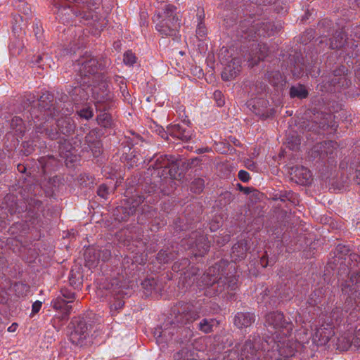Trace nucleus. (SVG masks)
<instances>
[{
	"label": "nucleus",
	"instance_id": "nucleus-40",
	"mask_svg": "<svg viewBox=\"0 0 360 360\" xmlns=\"http://www.w3.org/2000/svg\"><path fill=\"white\" fill-rule=\"evenodd\" d=\"M97 193L101 198H106L108 194V188L105 184H101L98 188Z\"/></svg>",
	"mask_w": 360,
	"mask_h": 360
},
{
	"label": "nucleus",
	"instance_id": "nucleus-60",
	"mask_svg": "<svg viewBox=\"0 0 360 360\" xmlns=\"http://www.w3.org/2000/svg\"><path fill=\"white\" fill-rule=\"evenodd\" d=\"M18 170H20V167H22V168H23V170H25V168L24 167V166L18 165Z\"/></svg>",
	"mask_w": 360,
	"mask_h": 360
},
{
	"label": "nucleus",
	"instance_id": "nucleus-25",
	"mask_svg": "<svg viewBox=\"0 0 360 360\" xmlns=\"http://www.w3.org/2000/svg\"><path fill=\"white\" fill-rule=\"evenodd\" d=\"M57 126L63 134L70 133L74 129V124L70 117H65L57 120Z\"/></svg>",
	"mask_w": 360,
	"mask_h": 360
},
{
	"label": "nucleus",
	"instance_id": "nucleus-59",
	"mask_svg": "<svg viewBox=\"0 0 360 360\" xmlns=\"http://www.w3.org/2000/svg\"><path fill=\"white\" fill-rule=\"evenodd\" d=\"M223 104H224V101H223L219 100V101H218V105H219V106L222 105Z\"/></svg>",
	"mask_w": 360,
	"mask_h": 360
},
{
	"label": "nucleus",
	"instance_id": "nucleus-2",
	"mask_svg": "<svg viewBox=\"0 0 360 360\" xmlns=\"http://www.w3.org/2000/svg\"><path fill=\"white\" fill-rule=\"evenodd\" d=\"M202 284L200 287L205 289V295L207 296H216L220 293L233 294L237 287V278L234 276L220 277L217 281L213 276L204 274L200 278Z\"/></svg>",
	"mask_w": 360,
	"mask_h": 360
},
{
	"label": "nucleus",
	"instance_id": "nucleus-64",
	"mask_svg": "<svg viewBox=\"0 0 360 360\" xmlns=\"http://www.w3.org/2000/svg\"><path fill=\"white\" fill-rule=\"evenodd\" d=\"M56 136V134H53V136H51V139H55Z\"/></svg>",
	"mask_w": 360,
	"mask_h": 360
},
{
	"label": "nucleus",
	"instance_id": "nucleus-35",
	"mask_svg": "<svg viewBox=\"0 0 360 360\" xmlns=\"http://www.w3.org/2000/svg\"><path fill=\"white\" fill-rule=\"evenodd\" d=\"M288 144L292 150H297L301 143V139L298 136H292L287 138Z\"/></svg>",
	"mask_w": 360,
	"mask_h": 360
},
{
	"label": "nucleus",
	"instance_id": "nucleus-13",
	"mask_svg": "<svg viewBox=\"0 0 360 360\" xmlns=\"http://www.w3.org/2000/svg\"><path fill=\"white\" fill-rule=\"evenodd\" d=\"M335 332L330 324L322 325L316 328L313 335V342L317 346H324L334 335Z\"/></svg>",
	"mask_w": 360,
	"mask_h": 360
},
{
	"label": "nucleus",
	"instance_id": "nucleus-51",
	"mask_svg": "<svg viewBox=\"0 0 360 360\" xmlns=\"http://www.w3.org/2000/svg\"><path fill=\"white\" fill-rule=\"evenodd\" d=\"M18 323H12L8 328V332H11V333H13V332H15L18 328Z\"/></svg>",
	"mask_w": 360,
	"mask_h": 360
},
{
	"label": "nucleus",
	"instance_id": "nucleus-49",
	"mask_svg": "<svg viewBox=\"0 0 360 360\" xmlns=\"http://www.w3.org/2000/svg\"><path fill=\"white\" fill-rule=\"evenodd\" d=\"M157 132L160 135L162 138L165 137V135H167L168 133L166 132L165 129L161 126H157Z\"/></svg>",
	"mask_w": 360,
	"mask_h": 360
},
{
	"label": "nucleus",
	"instance_id": "nucleus-36",
	"mask_svg": "<svg viewBox=\"0 0 360 360\" xmlns=\"http://www.w3.org/2000/svg\"><path fill=\"white\" fill-rule=\"evenodd\" d=\"M136 56L132 51H128L124 54L123 61L127 65H133L136 63Z\"/></svg>",
	"mask_w": 360,
	"mask_h": 360
},
{
	"label": "nucleus",
	"instance_id": "nucleus-22",
	"mask_svg": "<svg viewBox=\"0 0 360 360\" xmlns=\"http://www.w3.org/2000/svg\"><path fill=\"white\" fill-rule=\"evenodd\" d=\"M347 36L342 31L336 32L330 39V47L332 49H338L345 46Z\"/></svg>",
	"mask_w": 360,
	"mask_h": 360
},
{
	"label": "nucleus",
	"instance_id": "nucleus-16",
	"mask_svg": "<svg viewBox=\"0 0 360 360\" xmlns=\"http://www.w3.org/2000/svg\"><path fill=\"white\" fill-rule=\"evenodd\" d=\"M95 99L96 108L98 110L101 111L100 114L97 116L98 124L103 127L110 126L112 122L111 116L109 113L105 112L107 105H103L105 102V98L104 97L101 98L95 97Z\"/></svg>",
	"mask_w": 360,
	"mask_h": 360
},
{
	"label": "nucleus",
	"instance_id": "nucleus-50",
	"mask_svg": "<svg viewBox=\"0 0 360 360\" xmlns=\"http://www.w3.org/2000/svg\"><path fill=\"white\" fill-rule=\"evenodd\" d=\"M356 181L359 185H360V162L356 169Z\"/></svg>",
	"mask_w": 360,
	"mask_h": 360
},
{
	"label": "nucleus",
	"instance_id": "nucleus-10",
	"mask_svg": "<svg viewBox=\"0 0 360 360\" xmlns=\"http://www.w3.org/2000/svg\"><path fill=\"white\" fill-rule=\"evenodd\" d=\"M76 65L79 67L77 70L82 77L96 74L101 68L97 59L90 55L83 56L77 60Z\"/></svg>",
	"mask_w": 360,
	"mask_h": 360
},
{
	"label": "nucleus",
	"instance_id": "nucleus-52",
	"mask_svg": "<svg viewBox=\"0 0 360 360\" xmlns=\"http://www.w3.org/2000/svg\"><path fill=\"white\" fill-rule=\"evenodd\" d=\"M110 256V252L108 250L103 251V259H107Z\"/></svg>",
	"mask_w": 360,
	"mask_h": 360
},
{
	"label": "nucleus",
	"instance_id": "nucleus-53",
	"mask_svg": "<svg viewBox=\"0 0 360 360\" xmlns=\"http://www.w3.org/2000/svg\"><path fill=\"white\" fill-rule=\"evenodd\" d=\"M221 91H216L214 93V96L216 98H220L221 97Z\"/></svg>",
	"mask_w": 360,
	"mask_h": 360
},
{
	"label": "nucleus",
	"instance_id": "nucleus-45",
	"mask_svg": "<svg viewBox=\"0 0 360 360\" xmlns=\"http://www.w3.org/2000/svg\"><path fill=\"white\" fill-rule=\"evenodd\" d=\"M352 340L354 347L356 348H360V328L356 332L355 337Z\"/></svg>",
	"mask_w": 360,
	"mask_h": 360
},
{
	"label": "nucleus",
	"instance_id": "nucleus-19",
	"mask_svg": "<svg viewBox=\"0 0 360 360\" xmlns=\"http://www.w3.org/2000/svg\"><path fill=\"white\" fill-rule=\"evenodd\" d=\"M70 302L58 297L51 302L53 308L56 310H60L63 313V318L68 317L70 314L72 306L69 304Z\"/></svg>",
	"mask_w": 360,
	"mask_h": 360
},
{
	"label": "nucleus",
	"instance_id": "nucleus-32",
	"mask_svg": "<svg viewBox=\"0 0 360 360\" xmlns=\"http://www.w3.org/2000/svg\"><path fill=\"white\" fill-rule=\"evenodd\" d=\"M198 17L200 21L196 28V37L198 38L200 41H202L206 37L207 28L205 27V23L202 22V20L201 19V15H199Z\"/></svg>",
	"mask_w": 360,
	"mask_h": 360
},
{
	"label": "nucleus",
	"instance_id": "nucleus-29",
	"mask_svg": "<svg viewBox=\"0 0 360 360\" xmlns=\"http://www.w3.org/2000/svg\"><path fill=\"white\" fill-rule=\"evenodd\" d=\"M174 360H197L195 354L188 349H182L174 355Z\"/></svg>",
	"mask_w": 360,
	"mask_h": 360
},
{
	"label": "nucleus",
	"instance_id": "nucleus-17",
	"mask_svg": "<svg viewBox=\"0 0 360 360\" xmlns=\"http://www.w3.org/2000/svg\"><path fill=\"white\" fill-rule=\"evenodd\" d=\"M248 242L240 240L232 247L231 257L234 262L240 261L246 257L248 252Z\"/></svg>",
	"mask_w": 360,
	"mask_h": 360
},
{
	"label": "nucleus",
	"instance_id": "nucleus-14",
	"mask_svg": "<svg viewBox=\"0 0 360 360\" xmlns=\"http://www.w3.org/2000/svg\"><path fill=\"white\" fill-rule=\"evenodd\" d=\"M241 60L239 58H233L228 63L221 72V78L224 81H230L237 77L240 72Z\"/></svg>",
	"mask_w": 360,
	"mask_h": 360
},
{
	"label": "nucleus",
	"instance_id": "nucleus-38",
	"mask_svg": "<svg viewBox=\"0 0 360 360\" xmlns=\"http://www.w3.org/2000/svg\"><path fill=\"white\" fill-rule=\"evenodd\" d=\"M78 114L81 117L86 120L91 119L94 115L93 110L90 108H84L80 110Z\"/></svg>",
	"mask_w": 360,
	"mask_h": 360
},
{
	"label": "nucleus",
	"instance_id": "nucleus-11",
	"mask_svg": "<svg viewBox=\"0 0 360 360\" xmlns=\"http://www.w3.org/2000/svg\"><path fill=\"white\" fill-rule=\"evenodd\" d=\"M190 122H184L181 124H172L167 127V133L171 136L183 141H188L193 136V129L189 126Z\"/></svg>",
	"mask_w": 360,
	"mask_h": 360
},
{
	"label": "nucleus",
	"instance_id": "nucleus-56",
	"mask_svg": "<svg viewBox=\"0 0 360 360\" xmlns=\"http://www.w3.org/2000/svg\"><path fill=\"white\" fill-rule=\"evenodd\" d=\"M67 112L64 111L63 112H61L62 115H67L68 114H70V110H68V109L66 110Z\"/></svg>",
	"mask_w": 360,
	"mask_h": 360
},
{
	"label": "nucleus",
	"instance_id": "nucleus-18",
	"mask_svg": "<svg viewBox=\"0 0 360 360\" xmlns=\"http://www.w3.org/2000/svg\"><path fill=\"white\" fill-rule=\"evenodd\" d=\"M255 321L254 314L249 312H238L235 316L234 324L239 328H243L250 326Z\"/></svg>",
	"mask_w": 360,
	"mask_h": 360
},
{
	"label": "nucleus",
	"instance_id": "nucleus-33",
	"mask_svg": "<svg viewBox=\"0 0 360 360\" xmlns=\"http://www.w3.org/2000/svg\"><path fill=\"white\" fill-rule=\"evenodd\" d=\"M205 187L204 179L198 178L194 179L191 185V191L195 193H200Z\"/></svg>",
	"mask_w": 360,
	"mask_h": 360
},
{
	"label": "nucleus",
	"instance_id": "nucleus-39",
	"mask_svg": "<svg viewBox=\"0 0 360 360\" xmlns=\"http://www.w3.org/2000/svg\"><path fill=\"white\" fill-rule=\"evenodd\" d=\"M155 283V281L153 278H152V279L147 278V279H145L141 283V285H142L143 288L146 289L147 290H151L153 288Z\"/></svg>",
	"mask_w": 360,
	"mask_h": 360
},
{
	"label": "nucleus",
	"instance_id": "nucleus-7",
	"mask_svg": "<svg viewBox=\"0 0 360 360\" xmlns=\"http://www.w3.org/2000/svg\"><path fill=\"white\" fill-rule=\"evenodd\" d=\"M336 264H340L347 267L349 270L359 267L360 265V256L354 252H350L349 248L342 245H338L335 251V261Z\"/></svg>",
	"mask_w": 360,
	"mask_h": 360
},
{
	"label": "nucleus",
	"instance_id": "nucleus-3",
	"mask_svg": "<svg viewBox=\"0 0 360 360\" xmlns=\"http://www.w3.org/2000/svg\"><path fill=\"white\" fill-rule=\"evenodd\" d=\"M155 29L162 36H175L180 27L177 8L172 4H165L157 15Z\"/></svg>",
	"mask_w": 360,
	"mask_h": 360
},
{
	"label": "nucleus",
	"instance_id": "nucleus-58",
	"mask_svg": "<svg viewBox=\"0 0 360 360\" xmlns=\"http://www.w3.org/2000/svg\"><path fill=\"white\" fill-rule=\"evenodd\" d=\"M9 48H10V50H11V51L12 52V53H13V54H15V52L13 51V49L12 45H10V46H9Z\"/></svg>",
	"mask_w": 360,
	"mask_h": 360
},
{
	"label": "nucleus",
	"instance_id": "nucleus-9",
	"mask_svg": "<svg viewBox=\"0 0 360 360\" xmlns=\"http://www.w3.org/2000/svg\"><path fill=\"white\" fill-rule=\"evenodd\" d=\"M338 144L333 141H328L316 143L309 153L314 158H319L324 160L326 158H333L338 153Z\"/></svg>",
	"mask_w": 360,
	"mask_h": 360
},
{
	"label": "nucleus",
	"instance_id": "nucleus-8",
	"mask_svg": "<svg viewBox=\"0 0 360 360\" xmlns=\"http://www.w3.org/2000/svg\"><path fill=\"white\" fill-rule=\"evenodd\" d=\"M182 246L188 245V249H192V253L195 257H202L208 251L210 245L207 238L198 232L192 233V235L187 240L181 241Z\"/></svg>",
	"mask_w": 360,
	"mask_h": 360
},
{
	"label": "nucleus",
	"instance_id": "nucleus-28",
	"mask_svg": "<svg viewBox=\"0 0 360 360\" xmlns=\"http://www.w3.org/2000/svg\"><path fill=\"white\" fill-rule=\"evenodd\" d=\"M84 257L86 264L89 269L94 268L97 266L99 258L96 255L94 250H88L84 254Z\"/></svg>",
	"mask_w": 360,
	"mask_h": 360
},
{
	"label": "nucleus",
	"instance_id": "nucleus-37",
	"mask_svg": "<svg viewBox=\"0 0 360 360\" xmlns=\"http://www.w3.org/2000/svg\"><path fill=\"white\" fill-rule=\"evenodd\" d=\"M269 81L274 85H278L283 81L282 75L278 71L272 72L269 75Z\"/></svg>",
	"mask_w": 360,
	"mask_h": 360
},
{
	"label": "nucleus",
	"instance_id": "nucleus-34",
	"mask_svg": "<svg viewBox=\"0 0 360 360\" xmlns=\"http://www.w3.org/2000/svg\"><path fill=\"white\" fill-rule=\"evenodd\" d=\"M39 163L43 168H47L49 167V163L51 167H54L57 165V161L53 157H41L39 159Z\"/></svg>",
	"mask_w": 360,
	"mask_h": 360
},
{
	"label": "nucleus",
	"instance_id": "nucleus-63",
	"mask_svg": "<svg viewBox=\"0 0 360 360\" xmlns=\"http://www.w3.org/2000/svg\"><path fill=\"white\" fill-rule=\"evenodd\" d=\"M206 151H208L207 148H205V149L201 150V152H206Z\"/></svg>",
	"mask_w": 360,
	"mask_h": 360
},
{
	"label": "nucleus",
	"instance_id": "nucleus-47",
	"mask_svg": "<svg viewBox=\"0 0 360 360\" xmlns=\"http://www.w3.org/2000/svg\"><path fill=\"white\" fill-rule=\"evenodd\" d=\"M22 123H23V121H22V120L21 118L18 117H15L12 120L11 125L12 126L15 125V126L21 127Z\"/></svg>",
	"mask_w": 360,
	"mask_h": 360
},
{
	"label": "nucleus",
	"instance_id": "nucleus-41",
	"mask_svg": "<svg viewBox=\"0 0 360 360\" xmlns=\"http://www.w3.org/2000/svg\"><path fill=\"white\" fill-rule=\"evenodd\" d=\"M61 294L64 298L66 299V300L72 302L75 299V294L70 291H68L66 289H63L61 290Z\"/></svg>",
	"mask_w": 360,
	"mask_h": 360
},
{
	"label": "nucleus",
	"instance_id": "nucleus-48",
	"mask_svg": "<svg viewBox=\"0 0 360 360\" xmlns=\"http://www.w3.org/2000/svg\"><path fill=\"white\" fill-rule=\"evenodd\" d=\"M246 167L250 170H255L257 168V165L255 162H254L252 160H248V162L245 163Z\"/></svg>",
	"mask_w": 360,
	"mask_h": 360
},
{
	"label": "nucleus",
	"instance_id": "nucleus-46",
	"mask_svg": "<svg viewBox=\"0 0 360 360\" xmlns=\"http://www.w3.org/2000/svg\"><path fill=\"white\" fill-rule=\"evenodd\" d=\"M42 305V302L40 301H36L32 304V314H34L39 311Z\"/></svg>",
	"mask_w": 360,
	"mask_h": 360
},
{
	"label": "nucleus",
	"instance_id": "nucleus-12",
	"mask_svg": "<svg viewBox=\"0 0 360 360\" xmlns=\"http://www.w3.org/2000/svg\"><path fill=\"white\" fill-rule=\"evenodd\" d=\"M178 159L171 155H155L150 159L151 162L149 169H154L176 168Z\"/></svg>",
	"mask_w": 360,
	"mask_h": 360
},
{
	"label": "nucleus",
	"instance_id": "nucleus-24",
	"mask_svg": "<svg viewBox=\"0 0 360 360\" xmlns=\"http://www.w3.org/2000/svg\"><path fill=\"white\" fill-rule=\"evenodd\" d=\"M219 322L214 319H203L198 323V328L204 333H210L213 331V328L217 326Z\"/></svg>",
	"mask_w": 360,
	"mask_h": 360
},
{
	"label": "nucleus",
	"instance_id": "nucleus-54",
	"mask_svg": "<svg viewBox=\"0 0 360 360\" xmlns=\"http://www.w3.org/2000/svg\"><path fill=\"white\" fill-rule=\"evenodd\" d=\"M75 15H77H77L81 16V18H86V19H88V17H86V15H85L83 12H82V13H79V14H78V13H75Z\"/></svg>",
	"mask_w": 360,
	"mask_h": 360
},
{
	"label": "nucleus",
	"instance_id": "nucleus-61",
	"mask_svg": "<svg viewBox=\"0 0 360 360\" xmlns=\"http://www.w3.org/2000/svg\"><path fill=\"white\" fill-rule=\"evenodd\" d=\"M245 193H249V188H246L245 190H244Z\"/></svg>",
	"mask_w": 360,
	"mask_h": 360
},
{
	"label": "nucleus",
	"instance_id": "nucleus-23",
	"mask_svg": "<svg viewBox=\"0 0 360 360\" xmlns=\"http://www.w3.org/2000/svg\"><path fill=\"white\" fill-rule=\"evenodd\" d=\"M353 344L352 336L349 333H345L338 338L336 349L340 351H347Z\"/></svg>",
	"mask_w": 360,
	"mask_h": 360
},
{
	"label": "nucleus",
	"instance_id": "nucleus-1",
	"mask_svg": "<svg viewBox=\"0 0 360 360\" xmlns=\"http://www.w3.org/2000/svg\"><path fill=\"white\" fill-rule=\"evenodd\" d=\"M265 326L271 335L245 342L240 349V360H289L296 352V342L289 339L293 324L283 313L274 311L265 317Z\"/></svg>",
	"mask_w": 360,
	"mask_h": 360
},
{
	"label": "nucleus",
	"instance_id": "nucleus-6",
	"mask_svg": "<svg viewBox=\"0 0 360 360\" xmlns=\"http://www.w3.org/2000/svg\"><path fill=\"white\" fill-rule=\"evenodd\" d=\"M74 328L70 334V341L75 345L83 347L90 342L89 333L91 325L84 319H77L73 321Z\"/></svg>",
	"mask_w": 360,
	"mask_h": 360
},
{
	"label": "nucleus",
	"instance_id": "nucleus-21",
	"mask_svg": "<svg viewBox=\"0 0 360 360\" xmlns=\"http://www.w3.org/2000/svg\"><path fill=\"white\" fill-rule=\"evenodd\" d=\"M277 27H275L271 22H263L255 31V34L259 37H270L276 32Z\"/></svg>",
	"mask_w": 360,
	"mask_h": 360
},
{
	"label": "nucleus",
	"instance_id": "nucleus-43",
	"mask_svg": "<svg viewBox=\"0 0 360 360\" xmlns=\"http://www.w3.org/2000/svg\"><path fill=\"white\" fill-rule=\"evenodd\" d=\"M238 179L243 182H248L250 180V174L245 170H240L238 174Z\"/></svg>",
	"mask_w": 360,
	"mask_h": 360
},
{
	"label": "nucleus",
	"instance_id": "nucleus-26",
	"mask_svg": "<svg viewBox=\"0 0 360 360\" xmlns=\"http://www.w3.org/2000/svg\"><path fill=\"white\" fill-rule=\"evenodd\" d=\"M290 95L292 98H305L308 96V91L305 86L302 84L292 86L290 89Z\"/></svg>",
	"mask_w": 360,
	"mask_h": 360
},
{
	"label": "nucleus",
	"instance_id": "nucleus-15",
	"mask_svg": "<svg viewBox=\"0 0 360 360\" xmlns=\"http://www.w3.org/2000/svg\"><path fill=\"white\" fill-rule=\"evenodd\" d=\"M292 179L300 185H307L311 183V173L304 166H296L292 168Z\"/></svg>",
	"mask_w": 360,
	"mask_h": 360
},
{
	"label": "nucleus",
	"instance_id": "nucleus-55",
	"mask_svg": "<svg viewBox=\"0 0 360 360\" xmlns=\"http://www.w3.org/2000/svg\"><path fill=\"white\" fill-rule=\"evenodd\" d=\"M81 89V86H75L74 91L75 93H79Z\"/></svg>",
	"mask_w": 360,
	"mask_h": 360
},
{
	"label": "nucleus",
	"instance_id": "nucleus-44",
	"mask_svg": "<svg viewBox=\"0 0 360 360\" xmlns=\"http://www.w3.org/2000/svg\"><path fill=\"white\" fill-rule=\"evenodd\" d=\"M124 302L122 300H117L115 303L110 305V311L112 312L113 310H118L124 307Z\"/></svg>",
	"mask_w": 360,
	"mask_h": 360
},
{
	"label": "nucleus",
	"instance_id": "nucleus-30",
	"mask_svg": "<svg viewBox=\"0 0 360 360\" xmlns=\"http://www.w3.org/2000/svg\"><path fill=\"white\" fill-rule=\"evenodd\" d=\"M175 253L167 250H160L157 255V260L160 264H165L175 258Z\"/></svg>",
	"mask_w": 360,
	"mask_h": 360
},
{
	"label": "nucleus",
	"instance_id": "nucleus-31",
	"mask_svg": "<svg viewBox=\"0 0 360 360\" xmlns=\"http://www.w3.org/2000/svg\"><path fill=\"white\" fill-rule=\"evenodd\" d=\"M269 53V48L265 44H258V52L257 56V59H253V64H257L259 60H264L267 56Z\"/></svg>",
	"mask_w": 360,
	"mask_h": 360
},
{
	"label": "nucleus",
	"instance_id": "nucleus-27",
	"mask_svg": "<svg viewBox=\"0 0 360 360\" xmlns=\"http://www.w3.org/2000/svg\"><path fill=\"white\" fill-rule=\"evenodd\" d=\"M346 303H347L351 308H359L360 310V291L355 288L352 290V293L347 299Z\"/></svg>",
	"mask_w": 360,
	"mask_h": 360
},
{
	"label": "nucleus",
	"instance_id": "nucleus-57",
	"mask_svg": "<svg viewBox=\"0 0 360 360\" xmlns=\"http://www.w3.org/2000/svg\"><path fill=\"white\" fill-rule=\"evenodd\" d=\"M229 240V237H225L223 240V242L225 243H227L228 241Z\"/></svg>",
	"mask_w": 360,
	"mask_h": 360
},
{
	"label": "nucleus",
	"instance_id": "nucleus-42",
	"mask_svg": "<svg viewBox=\"0 0 360 360\" xmlns=\"http://www.w3.org/2000/svg\"><path fill=\"white\" fill-rule=\"evenodd\" d=\"M350 281L357 288L360 286V271L353 274L351 276Z\"/></svg>",
	"mask_w": 360,
	"mask_h": 360
},
{
	"label": "nucleus",
	"instance_id": "nucleus-5",
	"mask_svg": "<svg viewBox=\"0 0 360 360\" xmlns=\"http://www.w3.org/2000/svg\"><path fill=\"white\" fill-rule=\"evenodd\" d=\"M53 101V95L49 92L43 94L38 103V108H34L32 110V115L39 120H45L48 121L49 118H56L59 116V108L56 109L52 102Z\"/></svg>",
	"mask_w": 360,
	"mask_h": 360
},
{
	"label": "nucleus",
	"instance_id": "nucleus-62",
	"mask_svg": "<svg viewBox=\"0 0 360 360\" xmlns=\"http://www.w3.org/2000/svg\"><path fill=\"white\" fill-rule=\"evenodd\" d=\"M206 151H208L207 148H205V149L201 150V152H206Z\"/></svg>",
	"mask_w": 360,
	"mask_h": 360
},
{
	"label": "nucleus",
	"instance_id": "nucleus-20",
	"mask_svg": "<svg viewBox=\"0 0 360 360\" xmlns=\"http://www.w3.org/2000/svg\"><path fill=\"white\" fill-rule=\"evenodd\" d=\"M154 337L156 339V342L158 345L166 344L169 340L172 339L174 333L168 328H162L157 327L154 329Z\"/></svg>",
	"mask_w": 360,
	"mask_h": 360
},
{
	"label": "nucleus",
	"instance_id": "nucleus-4",
	"mask_svg": "<svg viewBox=\"0 0 360 360\" xmlns=\"http://www.w3.org/2000/svg\"><path fill=\"white\" fill-rule=\"evenodd\" d=\"M174 325H187L200 318V309L189 303H179L172 308Z\"/></svg>",
	"mask_w": 360,
	"mask_h": 360
}]
</instances>
